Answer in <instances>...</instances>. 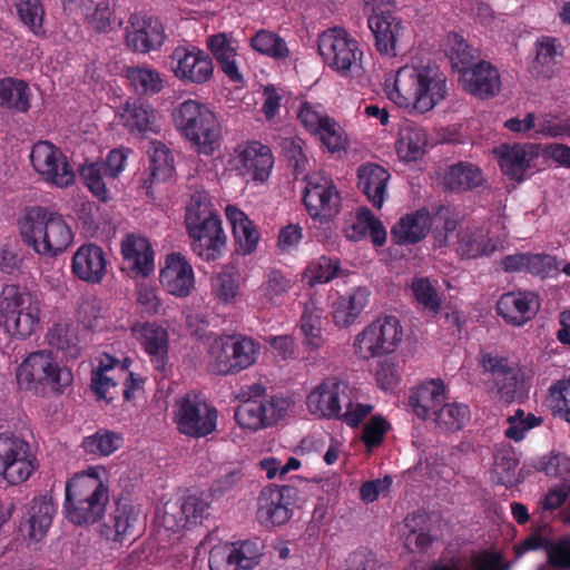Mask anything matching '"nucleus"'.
<instances>
[{
    "label": "nucleus",
    "instance_id": "nucleus-51",
    "mask_svg": "<svg viewBox=\"0 0 570 570\" xmlns=\"http://www.w3.org/2000/svg\"><path fill=\"white\" fill-rule=\"evenodd\" d=\"M148 156L150 174L155 180L164 181L173 175L174 156L163 142L153 141L148 149Z\"/></svg>",
    "mask_w": 570,
    "mask_h": 570
},
{
    "label": "nucleus",
    "instance_id": "nucleus-36",
    "mask_svg": "<svg viewBox=\"0 0 570 570\" xmlns=\"http://www.w3.org/2000/svg\"><path fill=\"white\" fill-rule=\"evenodd\" d=\"M345 235L351 240H358L368 235L376 246H382L386 240V230L382 223L365 207L360 208L354 219L345 227Z\"/></svg>",
    "mask_w": 570,
    "mask_h": 570
},
{
    "label": "nucleus",
    "instance_id": "nucleus-22",
    "mask_svg": "<svg viewBox=\"0 0 570 570\" xmlns=\"http://www.w3.org/2000/svg\"><path fill=\"white\" fill-rule=\"evenodd\" d=\"M128 23L126 42L134 51L145 53L163 45L164 27L157 18L132 14Z\"/></svg>",
    "mask_w": 570,
    "mask_h": 570
},
{
    "label": "nucleus",
    "instance_id": "nucleus-46",
    "mask_svg": "<svg viewBox=\"0 0 570 570\" xmlns=\"http://www.w3.org/2000/svg\"><path fill=\"white\" fill-rule=\"evenodd\" d=\"M134 521L135 517L130 507L126 504L117 505L104 524L101 533L108 540L122 542L130 533Z\"/></svg>",
    "mask_w": 570,
    "mask_h": 570
},
{
    "label": "nucleus",
    "instance_id": "nucleus-5",
    "mask_svg": "<svg viewBox=\"0 0 570 570\" xmlns=\"http://www.w3.org/2000/svg\"><path fill=\"white\" fill-rule=\"evenodd\" d=\"M108 502V488L97 475L77 474L66 484V515L75 524L96 523Z\"/></svg>",
    "mask_w": 570,
    "mask_h": 570
},
{
    "label": "nucleus",
    "instance_id": "nucleus-18",
    "mask_svg": "<svg viewBox=\"0 0 570 570\" xmlns=\"http://www.w3.org/2000/svg\"><path fill=\"white\" fill-rule=\"evenodd\" d=\"M298 490L292 485L268 487L258 497L257 519L265 527L285 524L293 515Z\"/></svg>",
    "mask_w": 570,
    "mask_h": 570
},
{
    "label": "nucleus",
    "instance_id": "nucleus-62",
    "mask_svg": "<svg viewBox=\"0 0 570 570\" xmlns=\"http://www.w3.org/2000/svg\"><path fill=\"white\" fill-rule=\"evenodd\" d=\"M18 14L36 35L42 31L45 10L40 0H18Z\"/></svg>",
    "mask_w": 570,
    "mask_h": 570
},
{
    "label": "nucleus",
    "instance_id": "nucleus-30",
    "mask_svg": "<svg viewBox=\"0 0 570 570\" xmlns=\"http://www.w3.org/2000/svg\"><path fill=\"white\" fill-rule=\"evenodd\" d=\"M357 186L367 197L368 202L375 208H381L390 179L389 171L380 165L367 163L357 169Z\"/></svg>",
    "mask_w": 570,
    "mask_h": 570
},
{
    "label": "nucleus",
    "instance_id": "nucleus-52",
    "mask_svg": "<svg viewBox=\"0 0 570 570\" xmlns=\"http://www.w3.org/2000/svg\"><path fill=\"white\" fill-rule=\"evenodd\" d=\"M239 292L238 272L234 266L226 265L217 274L213 285L215 297L224 303L230 304Z\"/></svg>",
    "mask_w": 570,
    "mask_h": 570
},
{
    "label": "nucleus",
    "instance_id": "nucleus-48",
    "mask_svg": "<svg viewBox=\"0 0 570 570\" xmlns=\"http://www.w3.org/2000/svg\"><path fill=\"white\" fill-rule=\"evenodd\" d=\"M122 124L130 132H147L155 130L156 115L154 110L140 102H127L122 114Z\"/></svg>",
    "mask_w": 570,
    "mask_h": 570
},
{
    "label": "nucleus",
    "instance_id": "nucleus-13",
    "mask_svg": "<svg viewBox=\"0 0 570 570\" xmlns=\"http://www.w3.org/2000/svg\"><path fill=\"white\" fill-rule=\"evenodd\" d=\"M292 406V400L284 396L248 397L237 406L235 420L244 430L258 431L282 420Z\"/></svg>",
    "mask_w": 570,
    "mask_h": 570
},
{
    "label": "nucleus",
    "instance_id": "nucleus-50",
    "mask_svg": "<svg viewBox=\"0 0 570 570\" xmlns=\"http://www.w3.org/2000/svg\"><path fill=\"white\" fill-rule=\"evenodd\" d=\"M108 361V364L101 363L91 374L92 391L98 399L105 400L107 403L121 394V386L116 381V377L109 374L112 371V362L109 357Z\"/></svg>",
    "mask_w": 570,
    "mask_h": 570
},
{
    "label": "nucleus",
    "instance_id": "nucleus-21",
    "mask_svg": "<svg viewBox=\"0 0 570 570\" xmlns=\"http://www.w3.org/2000/svg\"><path fill=\"white\" fill-rule=\"evenodd\" d=\"M193 238L191 248L195 254L207 262L222 256L226 245V235L218 215L186 226Z\"/></svg>",
    "mask_w": 570,
    "mask_h": 570
},
{
    "label": "nucleus",
    "instance_id": "nucleus-49",
    "mask_svg": "<svg viewBox=\"0 0 570 570\" xmlns=\"http://www.w3.org/2000/svg\"><path fill=\"white\" fill-rule=\"evenodd\" d=\"M126 76L138 95H155L164 87L160 73L146 66L128 67Z\"/></svg>",
    "mask_w": 570,
    "mask_h": 570
},
{
    "label": "nucleus",
    "instance_id": "nucleus-61",
    "mask_svg": "<svg viewBox=\"0 0 570 570\" xmlns=\"http://www.w3.org/2000/svg\"><path fill=\"white\" fill-rule=\"evenodd\" d=\"M217 215L213 208L208 195L204 190H196L186 207V226Z\"/></svg>",
    "mask_w": 570,
    "mask_h": 570
},
{
    "label": "nucleus",
    "instance_id": "nucleus-56",
    "mask_svg": "<svg viewBox=\"0 0 570 570\" xmlns=\"http://www.w3.org/2000/svg\"><path fill=\"white\" fill-rule=\"evenodd\" d=\"M569 495V482H560L558 484L552 485L543 495L540 502L541 519L544 520L551 517L552 520H558L557 513L560 510H563L562 507L567 502Z\"/></svg>",
    "mask_w": 570,
    "mask_h": 570
},
{
    "label": "nucleus",
    "instance_id": "nucleus-41",
    "mask_svg": "<svg viewBox=\"0 0 570 570\" xmlns=\"http://www.w3.org/2000/svg\"><path fill=\"white\" fill-rule=\"evenodd\" d=\"M530 299L524 293L509 292L503 294L497 303V311L504 321L514 326H522L531 320Z\"/></svg>",
    "mask_w": 570,
    "mask_h": 570
},
{
    "label": "nucleus",
    "instance_id": "nucleus-64",
    "mask_svg": "<svg viewBox=\"0 0 570 570\" xmlns=\"http://www.w3.org/2000/svg\"><path fill=\"white\" fill-rule=\"evenodd\" d=\"M341 272L340 262L326 256H321L309 266L311 284L328 283Z\"/></svg>",
    "mask_w": 570,
    "mask_h": 570
},
{
    "label": "nucleus",
    "instance_id": "nucleus-17",
    "mask_svg": "<svg viewBox=\"0 0 570 570\" xmlns=\"http://www.w3.org/2000/svg\"><path fill=\"white\" fill-rule=\"evenodd\" d=\"M30 160L35 170L47 183L67 187L75 180V171L59 148L49 141L33 145Z\"/></svg>",
    "mask_w": 570,
    "mask_h": 570
},
{
    "label": "nucleus",
    "instance_id": "nucleus-31",
    "mask_svg": "<svg viewBox=\"0 0 570 570\" xmlns=\"http://www.w3.org/2000/svg\"><path fill=\"white\" fill-rule=\"evenodd\" d=\"M134 336L145 351L156 361V368H164V357L168 351V334L166 330L154 323H144L132 327Z\"/></svg>",
    "mask_w": 570,
    "mask_h": 570
},
{
    "label": "nucleus",
    "instance_id": "nucleus-24",
    "mask_svg": "<svg viewBox=\"0 0 570 570\" xmlns=\"http://www.w3.org/2000/svg\"><path fill=\"white\" fill-rule=\"evenodd\" d=\"M160 283L171 295L188 296L195 285V275L191 265L180 253L167 256L165 267L160 272Z\"/></svg>",
    "mask_w": 570,
    "mask_h": 570
},
{
    "label": "nucleus",
    "instance_id": "nucleus-14",
    "mask_svg": "<svg viewBox=\"0 0 570 570\" xmlns=\"http://www.w3.org/2000/svg\"><path fill=\"white\" fill-rule=\"evenodd\" d=\"M353 390L337 376H328L315 385L306 396L311 414L321 419H340L344 405H351Z\"/></svg>",
    "mask_w": 570,
    "mask_h": 570
},
{
    "label": "nucleus",
    "instance_id": "nucleus-2",
    "mask_svg": "<svg viewBox=\"0 0 570 570\" xmlns=\"http://www.w3.org/2000/svg\"><path fill=\"white\" fill-rule=\"evenodd\" d=\"M409 404L419 419L430 421L442 432H456L470 421L469 406L450 402L446 387L440 380L425 382L412 390Z\"/></svg>",
    "mask_w": 570,
    "mask_h": 570
},
{
    "label": "nucleus",
    "instance_id": "nucleus-37",
    "mask_svg": "<svg viewBox=\"0 0 570 570\" xmlns=\"http://www.w3.org/2000/svg\"><path fill=\"white\" fill-rule=\"evenodd\" d=\"M442 181L451 191H466L482 186L484 177L474 164L460 161L446 168Z\"/></svg>",
    "mask_w": 570,
    "mask_h": 570
},
{
    "label": "nucleus",
    "instance_id": "nucleus-57",
    "mask_svg": "<svg viewBox=\"0 0 570 570\" xmlns=\"http://www.w3.org/2000/svg\"><path fill=\"white\" fill-rule=\"evenodd\" d=\"M411 289L416 302L425 309L438 314L441 309L442 299L436 288L428 277H414Z\"/></svg>",
    "mask_w": 570,
    "mask_h": 570
},
{
    "label": "nucleus",
    "instance_id": "nucleus-20",
    "mask_svg": "<svg viewBox=\"0 0 570 570\" xmlns=\"http://www.w3.org/2000/svg\"><path fill=\"white\" fill-rule=\"evenodd\" d=\"M381 55L396 57L405 49L406 28L402 20L391 12H374L367 20Z\"/></svg>",
    "mask_w": 570,
    "mask_h": 570
},
{
    "label": "nucleus",
    "instance_id": "nucleus-28",
    "mask_svg": "<svg viewBox=\"0 0 570 570\" xmlns=\"http://www.w3.org/2000/svg\"><path fill=\"white\" fill-rule=\"evenodd\" d=\"M124 269L135 276H147L154 269V252L147 238L130 234L121 243Z\"/></svg>",
    "mask_w": 570,
    "mask_h": 570
},
{
    "label": "nucleus",
    "instance_id": "nucleus-25",
    "mask_svg": "<svg viewBox=\"0 0 570 570\" xmlns=\"http://www.w3.org/2000/svg\"><path fill=\"white\" fill-rule=\"evenodd\" d=\"M209 507L210 503L206 498L188 495L180 505L166 508L163 523L173 532L196 525L208 515Z\"/></svg>",
    "mask_w": 570,
    "mask_h": 570
},
{
    "label": "nucleus",
    "instance_id": "nucleus-44",
    "mask_svg": "<svg viewBox=\"0 0 570 570\" xmlns=\"http://www.w3.org/2000/svg\"><path fill=\"white\" fill-rule=\"evenodd\" d=\"M494 249L483 229L465 228L458 233L456 252L465 258H476L489 255Z\"/></svg>",
    "mask_w": 570,
    "mask_h": 570
},
{
    "label": "nucleus",
    "instance_id": "nucleus-34",
    "mask_svg": "<svg viewBox=\"0 0 570 570\" xmlns=\"http://www.w3.org/2000/svg\"><path fill=\"white\" fill-rule=\"evenodd\" d=\"M563 60V47L559 39L541 37L537 39V79L553 78Z\"/></svg>",
    "mask_w": 570,
    "mask_h": 570
},
{
    "label": "nucleus",
    "instance_id": "nucleus-19",
    "mask_svg": "<svg viewBox=\"0 0 570 570\" xmlns=\"http://www.w3.org/2000/svg\"><path fill=\"white\" fill-rule=\"evenodd\" d=\"M170 60L175 77L184 82L203 85L214 75L212 58L197 47H177Z\"/></svg>",
    "mask_w": 570,
    "mask_h": 570
},
{
    "label": "nucleus",
    "instance_id": "nucleus-12",
    "mask_svg": "<svg viewBox=\"0 0 570 570\" xmlns=\"http://www.w3.org/2000/svg\"><path fill=\"white\" fill-rule=\"evenodd\" d=\"M404 331L395 316L373 321L354 341L355 353L364 360L393 353L403 341Z\"/></svg>",
    "mask_w": 570,
    "mask_h": 570
},
{
    "label": "nucleus",
    "instance_id": "nucleus-3",
    "mask_svg": "<svg viewBox=\"0 0 570 570\" xmlns=\"http://www.w3.org/2000/svg\"><path fill=\"white\" fill-rule=\"evenodd\" d=\"M19 225L23 240L39 255L57 256L73 239L72 230L62 215L47 207L28 208Z\"/></svg>",
    "mask_w": 570,
    "mask_h": 570
},
{
    "label": "nucleus",
    "instance_id": "nucleus-40",
    "mask_svg": "<svg viewBox=\"0 0 570 570\" xmlns=\"http://www.w3.org/2000/svg\"><path fill=\"white\" fill-rule=\"evenodd\" d=\"M428 145V135L416 124H405L400 128L396 151L401 159L413 161L423 156Z\"/></svg>",
    "mask_w": 570,
    "mask_h": 570
},
{
    "label": "nucleus",
    "instance_id": "nucleus-45",
    "mask_svg": "<svg viewBox=\"0 0 570 570\" xmlns=\"http://www.w3.org/2000/svg\"><path fill=\"white\" fill-rule=\"evenodd\" d=\"M47 342L51 347L60 351L67 358H77L81 347L77 331L69 324H56L47 333Z\"/></svg>",
    "mask_w": 570,
    "mask_h": 570
},
{
    "label": "nucleus",
    "instance_id": "nucleus-1",
    "mask_svg": "<svg viewBox=\"0 0 570 570\" xmlns=\"http://www.w3.org/2000/svg\"><path fill=\"white\" fill-rule=\"evenodd\" d=\"M448 95L446 77L435 65H406L395 76L390 99L417 114L431 111Z\"/></svg>",
    "mask_w": 570,
    "mask_h": 570
},
{
    "label": "nucleus",
    "instance_id": "nucleus-33",
    "mask_svg": "<svg viewBox=\"0 0 570 570\" xmlns=\"http://www.w3.org/2000/svg\"><path fill=\"white\" fill-rule=\"evenodd\" d=\"M370 291L366 287H357L340 296L333 305L334 323L340 327H347L361 315L367 305Z\"/></svg>",
    "mask_w": 570,
    "mask_h": 570
},
{
    "label": "nucleus",
    "instance_id": "nucleus-58",
    "mask_svg": "<svg viewBox=\"0 0 570 570\" xmlns=\"http://www.w3.org/2000/svg\"><path fill=\"white\" fill-rule=\"evenodd\" d=\"M546 547L549 563L558 569H570V540L561 539L557 543L546 542L537 524V549Z\"/></svg>",
    "mask_w": 570,
    "mask_h": 570
},
{
    "label": "nucleus",
    "instance_id": "nucleus-7",
    "mask_svg": "<svg viewBox=\"0 0 570 570\" xmlns=\"http://www.w3.org/2000/svg\"><path fill=\"white\" fill-rule=\"evenodd\" d=\"M40 323V305L26 288L6 285L0 293V325L13 337H29Z\"/></svg>",
    "mask_w": 570,
    "mask_h": 570
},
{
    "label": "nucleus",
    "instance_id": "nucleus-54",
    "mask_svg": "<svg viewBox=\"0 0 570 570\" xmlns=\"http://www.w3.org/2000/svg\"><path fill=\"white\" fill-rule=\"evenodd\" d=\"M122 444V438L108 430H99L94 435L87 436L82 442L86 453L108 456Z\"/></svg>",
    "mask_w": 570,
    "mask_h": 570
},
{
    "label": "nucleus",
    "instance_id": "nucleus-11",
    "mask_svg": "<svg viewBox=\"0 0 570 570\" xmlns=\"http://www.w3.org/2000/svg\"><path fill=\"white\" fill-rule=\"evenodd\" d=\"M259 345L248 337L220 336L208 350L213 372L227 375L240 372L256 362Z\"/></svg>",
    "mask_w": 570,
    "mask_h": 570
},
{
    "label": "nucleus",
    "instance_id": "nucleus-10",
    "mask_svg": "<svg viewBox=\"0 0 570 570\" xmlns=\"http://www.w3.org/2000/svg\"><path fill=\"white\" fill-rule=\"evenodd\" d=\"M218 411L196 393H187L176 400L174 423L177 431L191 439L206 438L217 429Z\"/></svg>",
    "mask_w": 570,
    "mask_h": 570
},
{
    "label": "nucleus",
    "instance_id": "nucleus-29",
    "mask_svg": "<svg viewBox=\"0 0 570 570\" xmlns=\"http://www.w3.org/2000/svg\"><path fill=\"white\" fill-rule=\"evenodd\" d=\"M207 47L216 59L220 70L234 82H242L243 75L238 66V41L220 32L207 38Z\"/></svg>",
    "mask_w": 570,
    "mask_h": 570
},
{
    "label": "nucleus",
    "instance_id": "nucleus-16",
    "mask_svg": "<svg viewBox=\"0 0 570 570\" xmlns=\"http://www.w3.org/2000/svg\"><path fill=\"white\" fill-rule=\"evenodd\" d=\"M263 556V547L257 541L245 540L217 544L209 552L210 570H252Z\"/></svg>",
    "mask_w": 570,
    "mask_h": 570
},
{
    "label": "nucleus",
    "instance_id": "nucleus-6",
    "mask_svg": "<svg viewBox=\"0 0 570 570\" xmlns=\"http://www.w3.org/2000/svg\"><path fill=\"white\" fill-rule=\"evenodd\" d=\"M175 125L199 154L212 155L219 147L222 126L216 115L204 104L188 99L173 114Z\"/></svg>",
    "mask_w": 570,
    "mask_h": 570
},
{
    "label": "nucleus",
    "instance_id": "nucleus-4",
    "mask_svg": "<svg viewBox=\"0 0 570 570\" xmlns=\"http://www.w3.org/2000/svg\"><path fill=\"white\" fill-rule=\"evenodd\" d=\"M19 386L36 395H60L72 384L70 368L60 365L50 351L30 353L17 368Z\"/></svg>",
    "mask_w": 570,
    "mask_h": 570
},
{
    "label": "nucleus",
    "instance_id": "nucleus-39",
    "mask_svg": "<svg viewBox=\"0 0 570 570\" xmlns=\"http://www.w3.org/2000/svg\"><path fill=\"white\" fill-rule=\"evenodd\" d=\"M323 308L317 301L309 298L304 304L301 316V331L304 335V344L309 350H318L324 345L323 337Z\"/></svg>",
    "mask_w": 570,
    "mask_h": 570
},
{
    "label": "nucleus",
    "instance_id": "nucleus-47",
    "mask_svg": "<svg viewBox=\"0 0 570 570\" xmlns=\"http://www.w3.org/2000/svg\"><path fill=\"white\" fill-rule=\"evenodd\" d=\"M249 46L256 52L276 60L286 59L289 56L286 41L269 30H258L250 38Z\"/></svg>",
    "mask_w": 570,
    "mask_h": 570
},
{
    "label": "nucleus",
    "instance_id": "nucleus-63",
    "mask_svg": "<svg viewBox=\"0 0 570 570\" xmlns=\"http://www.w3.org/2000/svg\"><path fill=\"white\" fill-rule=\"evenodd\" d=\"M33 471L32 453L1 466V474L10 484H20L27 481Z\"/></svg>",
    "mask_w": 570,
    "mask_h": 570
},
{
    "label": "nucleus",
    "instance_id": "nucleus-26",
    "mask_svg": "<svg viewBox=\"0 0 570 570\" xmlns=\"http://www.w3.org/2000/svg\"><path fill=\"white\" fill-rule=\"evenodd\" d=\"M71 269L79 279L89 284H99L107 272L104 249L96 244L80 246L73 254Z\"/></svg>",
    "mask_w": 570,
    "mask_h": 570
},
{
    "label": "nucleus",
    "instance_id": "nucleus-15",
    "mask_svg": "<svg viewBox=\"0 0 570 570\" xmlns=\"http://www.w3.org/2000/svg\"><path fill=\"white\" fill-rule=\"evenodd\" d=\"M303 202L313 219L332 220L340 212V195L333 180L322 173L306 178Z\"/></svg>",
    "mask_w": 570,
    "mask_h": 570
},
{
    "label": "nucleus",
    "instance_id": "nucleus-53",
    "mask_svg": "<svg viewBox=\"0 0 570 570\" xmlns=\"http://www.w3.org/2000/svg\"><path fill=\"white\" fill-rule=\"evenodd\" d=\"M518 462L508 449L497 451L492 469V479L495 483L512 487L518 482Z\"/></svg>",
    "mask_w": 570,
    "mask_h": 570
},
{
    "label": "nucleus",
    "instance_id": "nucleus-60",
    "mask_svg": "<svg viewBox=\"0 0 570 570\" xmlns=\"http://www.w3.org/2000/svg\"><path fill=\"white\" fill-rule=\"evenodd\" d=\"M30 453V445L24 440L12 434H0V466L13 460L26 458Z\"/></svg>",
    "mask_w": 570,
    "mask_h": 570
},
{
    "label": "nucleus",
    "instance_id": "nucleus-23",
    "mask_svg": "<svg viewBox=\"0 0 570 570\" xmlns=\"http://www.w3.org/2000/svg\"><path fill=\"white\" fill-rule=\"evenodd\" d=\"M239 173L254 181L264 183L268 179L274 166V157L268 146L259 141H250L236 149Z\"/></svg>",
    "mask_w": 570,
    "mask_h": 570
},
{
    "label": "nucleus",
    "instance_id": "nucleus-43",
    "mask_svg": "<svg viewBox=\"0 0 570 570\" xmlns=\"http://www.w3.org/2000/svg\"><path fill=\"white\" fill-rule=\"evenodd\" d=\"M0 106L26 112L30 108L28 83L12 77L0 79Z\"/></svg>",
    "mask_w": 570,
    "mask_h": 570
},
{
    "label": "nucleus",
    "instance_id": "nucleus-8",
    "mask_svg": "<svg viewBox=\"0 0 570 570\" xmlns=\"http://www.w3.org/2000/svg\"><path fill=\"white\" fill-rule=\"evenodd\" d=\"M478 362L488 391L500 401L521 402L528 396L530 386L525 383L522 371L508 357L482 352Z\"/></svg>",
    "mask_w": 570,
    "mask_h": 570
},
{
    "label": "nucleus",
    "instance_id": "nucleus-27",
    "mask_svg": "<svg viewBox=\"0 0 570 570\" xmlns=\"http://www.w3.org/2000/svg\"><path fill=\"white\" fill-rule=\"evenodd\" d=\"M463 89L482 99L494 97L501 88L500 75L489 62L479 61L460 76Z\"/></svg>",
    "mask_w": 570,
    "mask_h": 570
},
{
    "label": "nucleus",
    "instance_id": "nucleus-9",
    "mask_svg": "<svg viewBox=\"0 0 570 570\" xmlns=\"http://www.w3.org/2000/svg\"><path fill=\"white\" fill-rule=\"evenodd\" d=\"M317 49L323 62L342 77L351 76L361 68L363 52L343 28L324 30L318 36Z\"/></svg>",
    "mask_w": 570,
    "mask_h": 570
},
{
    "label": "nucleus",
    "instance_id": "nucleus-55",
    "mask_svg": "<svg viewBox=\"0 0 570 570\" xmlns=\"http://www.w3.org/2000/svg\"><path fill=\"white\" fill-rule=\"evenodd\" d=\"M450 60L452 66L460 71V76L468 68H472L478 59V50L473 49L458 33L449 36Z\"/></svg>",
    "mask_w": 570,
    "mask_h": 570
},
{
    "label": "nucleus",
    "instance_id": "nucleus-38",
    "mask_svg": "<svg viewBox=\"0 0 570 570\" xmlns=\"http://www.w3.org/2000/svg\"><path fill=\"white\" fill-rule=\"evenodd\" d=\"M529 148L530 150H527L525 145L514 144L512 146L502 145L494 150L504 175L518 181L522 180L530 164L533 146L530 145Z\"/></svg>",
    "mask_w": 570,
    "mask_h": 570
},
{
    "label": "nucleus",
    "instance_id": "nucleus-59",
    "mask_svg": "<svg viewBox=\"0 0 570 570\" xmlns=\"http://www.w3.org/2000/svg\"><path fill=\"white\" fill-rule=\"evenodd\" d=\"M292 287V281L281 271L273 269L266 275L262 285L264 297L272 304H279Z\"/></svg>",
    "mask_w": 570,
    "mask_h": 570
},
{
    "label": "nucleus",
    "instance_id": "nucleus-32",
    "mask_svg": "<svg viewBox=\"0 0 570 570\" xmlns=\"http://www.w3.org/2000/svg\"><path fill=\"white\" fill-rule=\"evenodd\" d=\"M430 227L429 212L420 209L402 217L393 226L391 234L396 244H415L426 236Z\"/></svg>",
    "mask_w": 570,
    "mask_h": 570
},
{
    "label": "nucleus",
    "instance_id": "nucleus-35",
    "mask_svg": "<svg viewBox=\"0 0 570 570\" xmlns=\"http://www.w3.org/2000/svg\"><path fill=\"white\" fill-rule=\"evenodd\" d=\"M237 244V252L243 255L252 254L258 243L259 234L253 222L237 207L228 205L225 209Z\"/></svg>",
    "mask_w": 570,
    "mask_h": 570
},
{
    "label": "nucleus",
    "instance_id": "nucleus-42",
    "mask_svg": "<svg viewBox=\"0 0 570 570\" xmlns=\"http://www.w3.org/2000/svg\"><path fill=\"white\" fill-rule=\"evenodd\" d=\"M56 508L51 499L42 497L35 499L29 509L28 537L35 542L42 540L51 525Z\"/></svg>",
    "mask_w": 570,
    "mask_h": 570
}]
</instances>
